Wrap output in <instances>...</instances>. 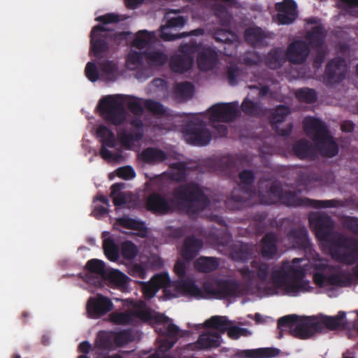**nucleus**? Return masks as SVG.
Listing matches in <instances>:
<instances>
[{"label": "nucleus", "mask_w": 358, "mask_h": 358, "mask_svg": "<svg viewBox=\"0 0 358 358\" xmlns=\"http://www.w3.org/2000/svg\"><path fill=\"white\" fill-rule=\"evenodd\" d=\"M277 201V199L264 200L263 202L266 204L274 203Z\"/></svg>", "instance_id": "60"}, {"label": "nucleus", "mask_w": 358, "mask_h": 358, "mask_svg": "<svg viewBox=\"0 0 358 358\" xmlns=\"http://www.w3.org/2000/svg\"><path fill=\"white\" fill-rule=\"evenodd\" d=\"M346 72V63L340 58L332 60L327 66V74L334 81L341 80Z\"/></svg>", "instance_id": "25"}, {"label": "nucleus", "mask_w": 358, "mask_h": 358, "mask_svg": "<svg viewBox=\"0 0 358 358\" xmlns=\"http://www.w3.org/2000/svg\"><path fill=\"white\" fill-rule=\"evenodd\" d=\"M215 14L220 19L222 25H227L231 19L226 8L222 5H217L214 8Z\"/></svg>", "instance_id": "40"}, {"label": "nucleus", "mask_w": 358, "mask_h": 358, "mask_svg": "<svg viewBox=\"0 0 358 358\" xmlns=\"http://www.w3.org/2000/svg\"><path fill=\"white\" fill-rule=\"evenodd\" d=\"M282 62V58L280 57L278 50H274L269 56L268 66L272 69L278 67Z\"/></svg>", "instance_id": "46"}, {"label": "nucleus", "mask_w": 358, "mask_h": 358, "mask_svg": "<svg viewBox=\"0 0 358 358\" xmlns=\"http://www.w3.org/2000/svg\"><path fill=\"white\" fill-rule=\"evenodd\" d=\"M218 266L216 259L212 257H200L196 262V268L203 272H209L215 270Z\"/></svg>", "instance_id": "35"}, {"label": "nucleus", "mask_w": 358, "mask_h": 358, "mask_svg": "<svg viewBox=\"0 0 358 358\" xmlns=\"http://www.w3.org/2000/svg\"><path fill=\"white\" fill-rule=\"evenodd\" d=\"M109 201L102 195L97 196L93 201L92 214L96 218H101L108 212Z\"/></svg>", "instance_id": "28"}, {"label": "nucleus", "mask_w": 358, "mask_h": 358, "mask_svg": "<svg viewBox=\"0 0 358 358\" xmlns=\"http://www.w3.org/2000/svg\"><path fill=\"white\" fill-rule=\"evenodd\" d=\"M159 288L168 299L185 296L199 299H229L248 294L243 286L236 281L208 280L203 284V289H199L192 281H178L171 283L166 273L155 275L149 282L143 283V295L147 299L153 297Z\"/></svg>", "instance_id": "2"}, {"label": "nucleus", "mask_w": 358, "mask_h": 358, "mask_svg": "<svg viewBox=\"0 0 358 358\" xmlns=\"http://www.w3.org/2000/svg\"><path fill=\"white\" fill-rule=\"evenodd\" d=\"M192 34H195V35L197 34H203V31L201 29L194 30V31H192Z\"/></svg>", "instance_id": "61"}, {"label": "nucleus", "mask_w": 358, "mask_h": 358, "mask_svg": "<svg viewBox=\"0 0 358 358\" xmlns=\"http://www.w3.org/2000/svg\"><path fill=\"white\" fill-rule=\"evenodd\" d=\"M138 318L151 323L157 332L166 334L161 338L157 354L149 358H172L166 355V352L173 345L175 341L172 340V337L178 334L179 329L169 318L147 308L142 302H131V310L129 312H114L110 315V321L120 325L131 324Z\"/></svg>", "instance_id": "3"}, {"label": "nucleus", "mask_w": 358, "mask_h": 358, "mask_svg": "<svg viewBox=\"0 0 358 358\" xmlns=\"http://www.w3.org/2000/svg\"><path fill=\"white\" fill-rule=\"evenodd\" d=\"M86 268L90 274L96 275L99 278H104L106 273L108 271L104 262L97 259L88 261Z\"/></svg>", "instance_id": "30"}, {"label": "nucleus", "mask_w": 358, "mask_h": 358, "mask_svg": "<svg viewBox=\"0 0 358 358\" xmlns=\"http://www.w3.org/2000/svg\"><path fill=\"white\" fill-rule=\"evenodd\" d=\"M166 26H163L161 29V37L165 41H171L176 38L175 35L171 33V29L182 27L185 20L183 17L178 15L174 10L169 11L165 15Z\"/></svg>", "instance_id": "21"}, {"label": "nucleus", "mask_w": 358, "mask_h": 358, "mask_svg": "<svg viewBox=\"0 0 358 358\" xmlns=\"http://www.w3.org/2000/svg\"><path fill=\"white\" fill-rule=\"evenodd\" d=\"M240 178L243 183L249 184L253 181L254 176L251 171H244L241 173Z\"/></svg>", "instance_id": "50"}, {"label": "nucleus", "mask_w": 358, "mask_h": 358, "mask_svg": "<svg viewBox=\"0 0 358 358\" xmlns=\"http://www.w3.org/2000/svg\"><path fill=\"white\" fill-rule=\"evenodd\" d=\"M245 36L249 43L256 45L262 41L263 34L259 28L252 27L245 31Z\"/></svg>", "instance_id": "38"}, {"label": "nucleus", "mask_w": 358, "mask_h": 358, "mask_svg": "<svg viewBox=\"0 0 358 358\" xmlns=\"http://www.w3.org/2000/svg\"><path fill=\"white\" fill-rule=\"evenodd\" d=\"M181 52L182 55L175 56L171 60V69L176 72L183 73L189 69L193 64L192 55L195 53L201 70H209L217 63V53L213 50L196 45L193 43L182 45Z\"/></svg>", "instance_id": "9"}, {"label": "nucleus", "mask_w": 358, "mask_h": 358, "mask_svg": "<svg viewBox=\"0 0 358 358\" xmlns=\"http://www.w3.org/2000/svg\"><path fill=\"white\" fill-rule=\"evenodd\" d=\"M341 128L343 131L350 132L353 129L354 125L351 122H345L343 123Z\"/></svg>", "instance_id": "56"}, {"label": "nucleus", "mask_w": 358, "mask_h": 358, "mask_svg": "<svg viewBox=\"0 0 358 358\" xmlns=\"http://www.w3.org/2000/svg\"><path fill=\"white\" fill-rule=\"evenodd\" d=\"M309 23L314 24V26L311 27V31H308L307 34V41L311 44L313 47H320L324 40V34L323 29L317 21H313L310 20Z\"/></svg>", "instance_id": "27"}, {"label": "nucleus", "mask_w": 358, "mask_h": 358, "mask_svg": "<svg viewBox=\"0 0 358 358\" xmlns=\"http://www.w3.org/2000/svg\"><path fill=\"white\" fill-rule=\"evenodd\" d=\"M242 109L247 114H256V106L253 102L250 101L248 99H245L242 103Z\"/></svg>", "instance_id": "47"}, {"label": "nucleus", "mask_w": 358, "mask_h": 358, "mask_svg": "<svg viewBox=\"0 0 358 358\" xmlns=\"http://www.w3.org/2000/svg\"><path fill=\"white\" fill-rule=\"evenodd\" d=\"M289 113V110L285 106H280L275 110V113L273 115V124H277L282 122L285 117Z\"/></svg>", "instance_id": "41"}, {"label": "nucleus", "mask_w": 358, "mask_h": 358, "mask_svg": "<svg viewBox=\"0 0 358 358\" xmlns=\"http://www.w3.org/2000/svg\"><path fill=\"white\" fill-rule=\"evenodd\" d=\"M127 7L130 8H135L138 5L141 4L143 0H124Z\"/></svg>", "instance_id": "54"}, {"label": "nucleus", "mask_w": 358, "mask_h": 358, "mask_svg": "<svg viewBox=\"0 0 358 358\" xmlns=\"http://www.w3.org/2000/svg\"><path fill=\"white\" fill-rule=\"evenodd\" d=\"M178 90L183 98H187L192 96L193 87L192 84L185 83L179 85L178 86Z\"/></svg>", "instance_id": "45"}, {"label": "nucleus", "mask_w": 358, "mask_h": 358, "mask_svg": "<svg viewBox=\"0 0 358 358\" xmlns=\"http://www.w3.org/2000/svg\"><path fill=\"white\" fill-rule=\"evenodd\" d=\"M117 175L124 180H130L136 176V173L132 167L126 166L119 168L116 171Z\"/></svg>", "instance_id": "42"}, {"label": "nucleus", "mask_w": 358, "mask_h": 358, "mask_svg": "<svg viewBox=\"0 0 358 358\" xmlns=\"http://www.w3.org/2000/svg\"><path fill=\"white\" fill-rule=\"evenodd\" d=\"M114 227L124 233L132 234L138 236H145L148 233L144 223L127 217L117 219L114 224Z\"/></svg>", "instance_id": "19"}, {"label": "nucleus", "mask_w": 358, "mask_h": 358, "mask_svg": "<svg viewBox=\"0 0 358 358\" xmlns=\"http://www.w3.org/2000/svg\"><path fill=\"white\" fill-rule=\"evenodd\" d=\"M155 34L146 30L140 31L136 34L132 48L138 49L139 52L131 50L126 62L127 67L129 69L136 70L141 67L143 55L146 57L148 63L152 66H159L167 61L166 55L151 48V45L155 41Z\"/></svg>", "instance_id": "8"}, {"label": "nucleus", "mask_w": 358, "mask_h": 358, "mask_svg": "<svg viewBox=\"0 0 358 358\" xmlns=\"http://www.w3.org/2000/svg\"><path fill=\"white\" fill-rule=\"evenodd\" d=\"M102 237L103 248L106 257L111 262H116L120 257V253L112 236L109 232L104 231Z\"/></svg>", "instance_id": "26"}, {"label": "nucleus", "mask_w": 358, "mask_h": 358, "mask_svg": "<svg viewBox=\"0 0 358 358\" xmlns=\"http://www.w3.org/2000/svg\"><path fill=\"white\" fill-rule=\"evenodd\" d=\"M278 10L277 19L279 24H288L294 21L297 15L296 4L292 0H284L275 6Z\"/></svg>", "instance_id": "20"}, {"label": "nucleus", "mask_w": 358, "mask_h": 358, "mask_svg": "<svg viewBox=\"0 0 358 358\" xmlns=\"http://www.w3.org/2000/svg\"><path fill=\"white\" fill-rule=\"evenodd\" d=\"M346 324L345 313L340 311L336 316L319 315L312 317H298L289 315L278 320V329L289 331L295 337L307 339L317 333L335 329Z\"/></svg>", "instance_id": "4"}, {"label": "nucleus", "mask_w": 358, "mask_h": 358, "mask_svg": "<svg viewBox=\"0 0 358 358\" xmlns=\"http://www.w3.org/2000/svg\"><path fill=\"white\" fill-rule=\"evenodd\" d=\"M90 348H91V346L89 343L83 342L80 344L78 350H79V352H80L87 353L90 351Z\"/></svg>", "instance_id": "55"}, {"label": "nucleus", "mask_w": 358, "mask_h": 358, "mask_svg": "<svg viewBox=\"0 0 358 358\" xmlns=\"http://www.w3.org/2000/svg\"><path fill=\"white\" fill-rule=\"evenodd\" d=\"M85 71L87 78L92 82L98 80L113 81L119 75L117 64L109 61L99 63V67L89 62Z\"/></svg>", "instance_id": "14"}, {"label": "nucleus", "mask_w": 358, "mask_h": 358, "mask_svg": "<svg viewBox=\"0 0 358 358\" xmlns=\"http://www.w3.org/2000/svg\"><path fill=\"white\" fill-rule=\"evenodd\" d=\"M185 141L194 145H206L210 140V136L202 124L196 123L189 124L184 131Z\"/></svg>", "instance_id": "17"}, {"label": "nucleus", "mask_w": 358, "mask_h": 358, "mask_svg": "<svg viewBox=\"0 0 358 358\" xmlns=\"http://www.w3.org/2000/svg\"><path fill=\"white\" fill-rule=\"evenodd\" d=\"M201 248V243L200 241L194 238H188L184 243L182 249V255L185 259H190Z\"/></svg>", "instance_id": "29"}, {"label": "nucleus", "mask_w": 358, "mask_h": 358, "mask_svg": "<svg viewBox=\"0 0 358 358\" xmlns=\"http://www.w3.org/2000/svg\"><path fill=\"white\" fill-rule=\"evenodd\" d=\"M176 199L177 203L173 205L159 195L152 194L148 198L147 206L149 210L159 213H166L174 208L182 210L185 207L189 214H193L203 210L207 203L202 189L195 185L180 187L176 192Z\"/></svg>", "instance_id": "6"}, {"label": "nucleus", "mask_w": 358, "mask_h": 358, "mask_svg": "<svg viewBox=\"0 0 358 358\" xmlns=\"http://www.w3.org/2000/svg\"><path fill=\"white\" fill-rule=\"evenodd\" d=\"M296 96L299 101L307 103L313 102L316 99L315 91L310 89L299 90L296 92Z\"/></svg>", "instance_id": "39"}, {"label": "nucleus", "mask_w": 358, "mask_h": 358, "mask_svg": "<svg viewBox=\"0 0 358 358\" xmlns=\"http://www.w3.org/2000/svg\"><path fill=\"white\" fill-rule=\"evenodd\" d=\"M342 6L350 13H355L358 11V0H342Z\"/></svg>", "instance_id": "44"}, {"label": "nucleus", "mask_w": 358, "mask_h": 358, "mask_svg": "<svg viewBox=\"0 0 358 358\" xmlns=\"http://www.w3.org/2000/svg\"><path fill=\"white\" fill-rule=\"evenodd\" d=\"M255 321L257 324H265L268 323L270 322H273V320L268 316H264L259 313L255 315Z\"/></svg>", "instance_id": "52"}, {"label": "nucleus", "mask_w": 358, "mask_h": 358, "mask_svg": "<svg viewBox=\"0 0 358 358\" xmlns=\"http://www.w3.org/2000/svg\"><path fill=\"white\" fill-rule=\"evenodd\" d=\"M106 279L113 286L126 292L128 290V283L130 279L122 272L114 268H108L105 274Z\"/></svg>", "instance_id": "24"}, {"label": "nucleus", "mask_w": 358, "mask_h": 358, "mask_svg": "<svg viewBox=\"0 0 358 358\" xmlns=\"http://www.w3.org/2000/svg\"><path fill=\"white\" fill-rule=\"evenodd\" d=\"M112 301L102 295L90 297L87 303V312L90 317H99L112 310Z\"/></svg>", "instance_id": "16"}, {"label": "nucleus", "mask_w": 358, "mask_h": 358, "mask_svg": "<svg viewBox=\"0 0 358 358\" xmlns=\"http://www.w3.org/2000/svg\"><path fill=\"white\" fill-rule=\"evenodd\" d=\"M186 268V262L183 260H178L174 267V270L176 273L180 276L182 277L185 273Z\"/></svg>", "instance_id": "49"}, {"label": "nucleus", "mask_w": 358, "mask_h": 358, "mask_svg": "<svg viewBox=\"0 0 358 358\" xmlns=\"http://www.w3.org/2000/svg\"><path fill=\"white\" fill-rule=\"evenodd\" d=\"M306 235H307L306 231H303L301 234V237L299 238V239L302 242L303 245L306 242V238H307Z\"/></svg>", "instance_id": "58"}, {"label": "nucleus", "mask_w": 358, "mask_h": 358, "mask_svg": "<svg viewBox=\"0 0 358 358\" xmlns=\"http://www.w3.org/2000/svg\"><path fill=\"white\" fill-rule=\"evenodd\" d=\"M305 130L313 137L317 150L322 155L333 157L338 152L336 143L329 135L325 126L317 119L306 117L303 122Z\"/></svg>", "instance_id": "12"}, {"label": "nucleus", "mask_w": 358, "mask_h": 358, "mask_svg": "<svg viewBox=\"0 0 358 358\" xmlns=\"http://www.w3.org/2000/svg\"><path fill=\"white\" fill-rule=\"evenodd\" d=\"M279 354L275 348H262L238 351L232 358H272Z\"/></svg>", "instance_id": "22"}, {"label": "nucleus", "mask_w": 358, "mask_h": 358, "mask_svg": "<svg viewBox=\"0 0 358 358\" xmlns=\"http://www.w3.org/2000/svg\"><path fill=\"white\" fill-rule=\"evenodd\" d=\"M260 93L262 95H265L267 93V89L262 88Z\"/></svg>", "instance_id": "62"}, {"label": "nucleus", "mask_w": 358, "mask_h": 358, "mask_svg": "<svg viewBox=\"0 0 358 358\" xmlns=\"http://www.w3.org/2000/svg\"><path fill=\"white\" fill-rule=\"evenodd\" d=\"M96 134L102 143L100 150L101 157L108 162H121L124 156L121 150L115 149L117 145L115 135L104 125L99 127Z\"/></svg>", "instance_id": "13"}, {"label": "nucleus", "mask_w": 358, "mask_h": 358, "mask_svg": "<svg viewBox=\"0 0 358 358\" xmlns=\"http://www.w3.org/2000/svg\"><path fill=\"white\" fill-rule=\"evenodd\" d=\"M218 130V134H219V136H224L226 135L227 134V129H226V127H224V126H220V128L217 129Z\"/></svg>", "instance_id": "57"}, {"label": "nucleus", "mask_w": 358, "mask_h": 358, "mask_svg": "<svg viewBox=\"0 0 358 358\" xmlns=\"http://www.w3.org/2000/svg\"><path fill=\"white\" fill-rule=\"evenodd\" d=\"M96 20L101 22V24L95 26L92 30L91 54L96 57H99L107 49L106 41L110 42L114 40L115 42H119L120 40L126 38L129 34L121 32L115 34L107 27L118 20L117 15L107 14L97 17Z\"/></svg>", "instance_id": "10"}, {"label": "nucleus", "mask_w": 358, "mask_h": 358, "mask_svg": "<svg viewBox=\"0 0 358 358\" xmlns=\"http://www.w3.org/2000/svg\"><path fill=\"white\" fill-rule=\"evenodd\" d=\"M155 83H159V84L161 85V84H162V83H164V81H163V80H155Z\"/></svg>", "instance_id": "63"}, {"label": "nucleus", "mask_w": 358, "mask_h": 358, "mask_svg": "<svg viewBox=\"0 0 358 358\" xmlns=\"http://www.w3.org/2000/svg\"><path fill=\"white\" fill-rule=\"evenodd\" d=\"M123 186V184H115L111 187V197L116 206L126 203L130 197V194L122 191Z\"/></svg>", "instance_id": "31"}, {"label": "nucleus", "mask_w": 358, "mask_h": 358, "mask_svg": "<svg viewBox=\"0 0 358 358\" xmlns=\"http://www.w3.org/2000/svg\"><path fill=\"white\" fill-rule=\"evenodd\" d=\"M140 157L145 162L156 163L163 161L165 159V155L157 149L149 148L143 151Z\"/></svg>", "instance_id": "32"}, {"label": "nucleus", "mask_w": 358, "mask_h": 358, "mask_svg": "<svg viewBox=\"0 0 358 358\" xmlns=\"http://www.w3.org/2000/svg\"><path fill=\"white\" fill-rule=\"evenodd\" d=\"M346 224L348 227H349L353 231L357 233L358 232V219L350 217L348 218Z\"/></svg>", "instance_id": "51"}, {"label": "nucleus", "mask_w": 358, "mask_h": 358, "mask_svg": "<svg viewBox=\"0 0 358 358\" xmlns=\"http://www.w3.org/2000/svg\"><path fill=\"white\" fill-rule=\"evenodd\" d=\"M308 48L302 41H295L289 47L287 56L292 63H301L306 58Z\"/></svg>", "instance_id": "23"}, {"label": "nucleus", "mask_w": 358, "mask_h": 358, "mask_svg": "<svg viewBox=\"0 0 358 358\" xmlns=\"http://www.w3.org/2000/svg\"><path fill=\"white\" fill-rule=\"evenodd\" d=\"M130 124L132 127L131 131H119L117 136L123 147L132 149L136 145V143L141 138L143 129L142 123L138 120L132 121Z\"/></svg>", "instance_id": "18"}, {"label": "nucleus", "mask_w": 358, "mask_h": 358, "mask_svg": "<svg viewBox=\"0 0 358 358\" xmlns=\"http://www.w3.org/2000/svg\"><path fill=\"white\" fill-rule=\"evenodd\" d=\"M334 201H314V206L318 208H327L334 206Z\"/></svg>", "instance_id": "53"}, {"label": "nucleus", "mask_w": 358, "mask_h": 358, "mask_svg": "<svg viewBox=\"0 0 358 358\" xmlns=\"http://www.w3.org/2000/svg\"><path fill=\"white\" fill-rule=\"evenodd\" d=\"M309 221L324 250H328L333 259L346 265L357 264L353 276L341 273L339 268L329 265L326 259L316 255L311 259L296 258L291 262H284L272 271L270 279H268V266L255 263L254 270L245 268L241 271L243 278L248 281L258 278L259 289H264L266 295L284 294L296 296L313 292L314 287L304 277L309 271L313 272L315 285L330 297L337 296L340 287L352 285L354 278H358V242L348 243L334 241L332 222L327 217L319 218L313 214Z\"/></svg>", "instance_id": "1"}, {"label": "nucleus", "mask_w": 358, "mask_h": 358, "mask_svg": "<svg viewBox=\"0 0 358 358\" xmlns=\"http://www.w3.org/2000/svg\"><path fill=\"white\" fill-rule=\"evenodd\" d=\"M295 154L300 158H306L310 157L313 152V148L306 141L298 142L294 148Z\"/></svg>", "instance_id": "37"}, {"label": "nucleus", "mask_w": 358, "mask_h": 358, "mask_svg": "<svg viewBox=\"0 0 358 358\" xmlns=\"http://www.w3.org/2000/svg\"><path fill=\"white\" fill-rule=\"evenodd\" d=\"M137 252V248L134 243L129 241L122 243L120 255L124 260L130 261L133 259L136 256Z\"/></svg>", "instance_id": "36"}, {"label": "nucleus", "mask_w": 358, "mask_h": 358, "mask_svg": "<svg viewBox=\"0 0 358 358\" xmlns=\"http://www.w3.org/2000/svg\"><path fill=\"white\" fill-rule=\"evenodd\" d=\"M132 340L128 331L114 332L101 331L92 349L94 358H124L120 353L105 356L104 354L127 344Z\"/></svg>", "instance_id": "11"}, {"label": "nucleus", "mask_w": 358, "mask_h": 358, "mask_svg": "<svg viewBox=\"0 0 358 358\" xmlns=\"http://www.w3.org/2000/svg\"><path fill=\"white\" fill-rule=\"evenodd\" d=\"M125 106H127L131 111L136 115L141 114L143 106L156 115H161L165 112L163 106L157 102L151 100L144 101L121 94L104 96L99 101L98 110L100 115L107 121L115 125H119L126 120V113L124 109Z\"/></svg>", "instance_id": "5"}, {"label": "nucleus", "mask_w": 358, "mask_h": 358, "mask_svg": "<svg viewBox=\"0 0 358 358\" xmlns=\"http://www.w3.org/2000/svg\"><path fill=\"white\" fill-rule=\"evenodd\" d=\"M238 113V103H218L209 108L208 114L210 122L217 127L216 123L232 120Z\"/></svg>", "instance_id": "15"}, {"label": "nucleus", "mask_w": 358, "mask_h": 358, "mask_svg": "<svg viewBox=\"0 0 358 358\" xmlns=\"http://www.w3.org/2000/svg\"><path fill=\"white\" fill-rule=\"evenodd\" d=\"M194 327L198 329L205 328L207 331L200 335L195 343L189 345L192 350H206L220 346L222 342L221 334L225 331L232 339L250 334L248 329L235 326L233 322L224 316H213L203 324H195Z\"/></svg>", "instance_id": "7"}, {"label": "nucleus", "mask_w": 358, "mask_h": 358, "mask_svg": "<svg viewBox=\"0 0 358 358\" xmlns=\"http://www.w3.org/2000/svg\"><path fill=\"white\" fill-rule=\"evenodd\" d=\"M342 358H355V357L350 352H346L343 353Z\"/></svg>", "instance_id": "59"}, {"label": "nucleus", "mask_w": 358, "mask_h": 358, "mask_svg": "<svg viewBox=\"0 0 358 358\" xmlns=\"http://www.w3.org/2000/svg\"><path fill=\"white\" fill-rule=\"evenodd\" d=\"M290 196L292 197V200L291 201H287L286 199L283 198L282 199V203H284L285 204L287 205V206H299V205H308V204H312V201H310V200L308 199H306V200H303V201H296L295 199V196L294 195H290Z\"/></svg>", "instance_id": "48"}, {"label": "nucleus", "mask_w": 358, "mask_h": 358, "mask_svg": "<svg viewBox=\"0 0 358 358\" xmlns=\"http://www.w3.org/2000/svg\"><path fill=\"white\" fill-rule=\"evenodd\" d=\"M215 38L217 41L224 42L229 43V47L232 50H235L236 45L235 42L237 41V36L232 32L226 31L224 29H220L217 31L215 34Z\"/></svg>", "instance_id": "34"}, {"label": "nucleus", "mask_w": 358, "mask_h": 358, "mask_svg": "<svg viewBox=\"0 0 358 358\" xmlns=\"http://www.w3.org/2000/svg\"><path fill=\"white\" fill-rule=\"evenodd\" d=\"M129 273L134 277L144 278H145V268L138 264H132L129 267Z\"/></svg>", "instance_id": "43"}, {"label": "nucleus", "mask_w": 358, "mask_h": 358, "mask_svg": "<svg viewBox=\"0 0 358 358\" xmlns=\"http://www.w3.org/2000/svg\"><path fill=\"white\" fill-rule=\"evenodd\" d=\"M78 358H88V357H87V355H83L79 356Z\"/></svg>", "instance_id": "64"}, {"label": "nucleus", "mask_w": 358, "mask_h": 358, "mask_svg": "<svg viewBox=\"0 0 358 358\" xmlns=\"http://www.w3.org/2000/svg\"><path fill=\"white\" fill-rule=\"evenodd\" d=\"M275 238L273 234L266 235L262 241V255L265 257H272L276 252L275 245Z\"/></svg>", "instance_id": "33"}]
</instances>
